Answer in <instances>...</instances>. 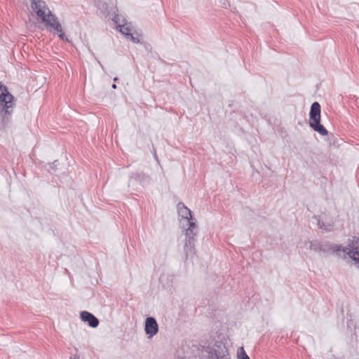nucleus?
Listing matches in <instances>:
<instances>
[{"mask_svg": "<svg viewBox=\"0 0 359 359\" xmlns=\"http://www.w3.org/2000/svg\"><path fill=\"white\" fill-rule=\"evenodd\" d=\"M177 212L180 217V223L182 229L185 230V243L184 252L186 259L192 257L195 254L196 237L198 233L196 220L192 215V212L182 202L178 203Z\"/></svg>", "mask_w": 359, "mask_h": 359, "instance_id": "nucleus-1", "label": "nucleus"}, {"mask_svg": "<svg viewBox=\"0 0 359 359\" xmlns=\"http://www.w3.org/2000/svg\"><path fill=\"white\" fill-rule=\"evenodd\" d=\"M321 107L318 102L312 103L309 111V126L316 132L321 135H327V141L330 146L339 147V140L333 133H328L327 130L321 124Z\"/></svg>", "mask_w": 359, "mask_h": 359, "instance_id": "nucleus-2", "label": "nucleus"}, {"mask_svg": "<svg viewBox=\"0 0 359 359\" xmlns=\"http://www.w3.org/2000/svg\"><path fill=\"white\" fill-rule=\"evenodd\" d=\"M320 252L333 253L344 252L348 255L355 265L359 269V238L354 236L352 240H349L348 247H342L341 245H332L329 242H320Z\"/></svg>", "mask_w": 359, "mask_h": 359, "instance_id": "nucleus-3", "label": "nucleus"}, {"mask_svg": "<svg viewBox=\"0 0 359 359\" xmlns=\"http://www.w3.org/2000/svg\"><path fill=\"white\" fill-rule=\"evenodd\" d=\"M14 102V96L9 93L7 87H4L3 90L0 91V115L4 126L11 122Z\"/></svg>", "mask_w": 359, "mask_h": 359, "instance_id": "nucleus-4", "label": "nucleus"}, {"mask_svg": "<svg viewBox=\"0 0 359 359\" xmlns=\"http://www.w3.org/2000/svg\"><path fill=\"white\" fill-rule=\"evenodd\" d=\"M201 359H231L226 345L222 341H215L212 346L203 347Z\"/></svg>", "mask_w": 359, "mask_h": 359, "instance_id": "nucleus-5", "label": "nucleus"}, {"mask_svg": "<svg viewBox=\"0 0 359 359\" xmlns=\"http://www.w3.org/2000/svg\"><path fill=\"white\" fill-rule=\"evenodd\" d=\"M151 181V176L143 170H136L131 172L128 179V186L135 187L140 185L141 187L149 184Z\"/></svg>", "mask_w": 359, "mask_h": 359, "instance_id": "nucleus-6", "label": "nucleus"}, {"mask_svg": "<svg viewBox=\"0 0 359 359\" xmlns=\"http://www.w3.org/2000/svg\"><path fill=\"white\" fill-rule=\"evenodd\" d=\"M31 2V8L36 13V15L41 18L42 22L46 20L47 14L46 13L45 9L47 8L46 4L44 1L42 0H29Z\"/></svg>", "mask_w": 359, "mask_h": 359, "instance_id": "nucleus-7", "label": "nucleus"}, {"mask_svg": "<svg viewBox=\"0 0 359 359\" xmlns=\"http://www.w3.org/2000/svg\"><path fill=\"white\" fill-rule=\"evenodd\" d=\"M144 332L149 339L152 338L158 332V325L155 318L147 317L144 322Z\"/></svg>", "mask_w": 359, "mask_h": 359, "instance_id": "nucleus-8", "label": "nucleus"}, {"mask_svg": "<svg viewBox=\"0 0 359 359\" xmlns=\"http://www.w3.org/2000/svg\"><path fill=\"white\" fill-rule=\"evenodd\" d=\"M114 22L116 25L117 27H119V31L128 38L133 34V26L131 22H128L125 19L123 20V24L119 23V17L118 15H115L113 18Z\"/></svg>", "mask_w": 359, "mask_h": 359, "instance_id": "nucleus-9", "label": "nucleus"}, {"mask_svg": "<svg viewBox=\"0 0 359 359\" xmlns=\"http://www.w3.org/2000/svg\"><path fill=\"white\" fill-rule=\"evenodd\" d=\"M80 318L83 322L87 323L90 327L95 328L99 325L98 318L88 311H81L80 313Z\"/></svg>", "mask_w": 359, "mask_h": 359, "instance_id": "nucleus-10", "label": "nucleus"}, {"mask_svg": "<svg viewBox=\"0 0 359 359\" xmlns=\"http://www.w3.org/2000/svg\"><path fill=\"white\" fill-rule=\"evenodd\" d=\"M237 357L238 359H250L243 346L238 348Z\"/></svg>", "mask_w": 359, "mask_h": 359, "instance_id": "nucleus-11", "label": "nucleus"}, {"mask_svg": "<svg viewBox=\"0 0 359 359\" xmlns=\"http://www.w3.org/2000/svg\"><path fill=\"white\" fill-rule=\"evenodd\" d=\"M43 22L45 23L46 26L50 27L55 31H57L62 28L60 23L50 24V20L48 18H46V20L43 21Z\"/></svg>", "mask_w": 359, "mask_h": 359, "instance_id": "nucleus-12", "label": "nucleus"}, {"mask_svg": "<svg viewBox=\"0 0 359 359\" xmlns=\"http://www.w3.org/2000/svg\"><path fill=\"white\" fill-rule=\"evenodd\" d=\"M309 247L311 250L320 252V242L318 241H311Z\"/></svg>", "mask_w": 359, "mask_h": 359, "instance_id": "nucleus-13", "label": "nucleus"}, {"mask_svg": "<svg viewBox=\"0 0 359 359\" xmlns=\"http://www.w3.org/2000/svg\"><path fill=\"white\" fill-rule=\"evenodd\" d=\"M46 15L47 18L50 20V24L60 23L57 16L53 14L50 10H48V14Z\"/></svg>", "mask_w": 359, "mask_h": 359, "instance_id": "nucleus-14", "label": "nucleus"}, {"mask_svg": "<svg viewBox=\"0 0 359 359\" xmlns=\"http://www.w3.org/2000/svg\"><path fill=\"white\" fill-rule=\"evenodd\" d=\"M97 7L104 12H107L108 10V4L105 2L99 1Z\"/></svg>", "mask_w": 359, "mask_h": 359, "instance_id": "nucleus-15", "label": "nucleus"}, {"mask_svg": "<svg viewBox=\"0 0 359 359\" xmlns=\"http://www.w3.org/2000/svg\"><path fill=\"white\" fill-rule=\"evenodd\" d=\"M140 35H138V34L135 36H134V35H133V34H131V35L130 36V37H129V38H130V39L133 42H134V43H140Z\"/></svg>", "mask_w": 359, "mask_h": 359, "instance_id": "nucleus-16", "label": "nucleus"}, {"mask_svg": "<svg viewBox=\"0 0 359 359\" xmlns=\"http://www.w3.org/2000/svg\"><path fill=\"white\" fill-rule=\"evenodd\" d=\"M58 37L62 40V41H67V42H69V39H67V37L66 36L65 32H62V33H59V34L57 35Z\"/></svg>", "mask_w": 359, "mask_h": 359, "instance_id": "nucleus-17", "label": "nucleus"}, {"mask_svg": "<svg viewBox=\"0 0 359 359\" xmlns=\"http://www.w3.org/2000/svg\"><path fill=\"white\" fill-rule=\"evenodd\" d=\"M57 165H58V161L57 160L54 161L52 163V164L50 165V169L55 170V168L57 167Z\"/></svg>", "mask_w": 359, "mask_h": 359, "instance_id": "nucleus-18", "label": "nucleus"}, {"mask_svg": "<svg viewBox=\"0 0 359 359\" xmlns=\"http://www.w3.org/2000/svg\"><path fill=\"white\" fill-rule=\"evenodd\" d=\"M6 87L5 85H4L1 82H0V91L3 90V88Z\"/></svg>", "mask_w": 359, "mask_h": 359, "instance_id": "nucleus-19", "label": "nucleus"}, {"mask_svg": "<svg viewBox=\"0 0 359 359\" xmlns=\"http://www.w3.org/2000/svg\"><path fill=\"white\" fill-rule=\"evenodd\" d=\"M57 35H58V34H59V33H62V32H63L62 28H61V29H60L59 30H57Z\"/></svg>", "mask_w": 359, "mask_h": 359, "instance_id": "nucleus-20", "label": "nucleus"}, {"mask_svg": "<svg viewBox=\"0 0 359 359\" xmlns=\"http://www.w3.org/2000/svg\"><path fill=\"white\" fill-rule=\"evenodd\" d=\"M113 80H114V82H116V81H118V77H115V78H114Z\"/></svg>", "mask_w": 359, "mask_h": 359, "instance_id": "nucleus-21", "label": "nucleus"}, {"mask_svg": "<svg viewBox=\"0 0 359 359\" xmlns=\"http://www.w3.org/2000/svg\"><path fill=\"white\" fill-rule=\"evenodd\" d=\"M111 87H112V88L116 89V85L114 83V84H112Z\"/></svg>", "mask_w": 359, "mask_h": 359, "instance_id": "nucleus-22", "label": "nucleus"}, {"mask_svg": "<svg viewBox=\"0 0 359 359\" xmlns=\"http://www.w3.org/2000/svg\"><path fill=\"white\" fill-rule=\"evenodd\" d=\"M70 359H79V358L78 356H75L74 358H71Z\"/></svg>", "mask_w": 359, "mask_h": 359, "instance_id": "nucleus-23", "label": "nucleus"}]
</instances>
